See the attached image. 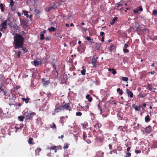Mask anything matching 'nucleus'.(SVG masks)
<instances>
[{"mask_svg":"<svg viewBox=\"0 0 157 157\" xmlns=\"http://www.w3.org/2000/svg\"><path fill=\"white\" fill-rule=\"evenodd\" d=\"M24 38L21 35L17 34L14 36L13 46L16 49L22 48L23 46Z\"/></svg>","mask_w":157,"mask_h":157,"instance_id":"nucleus-1","label":"nucleus"},{"mask_svg":"<svg viewBox=\"0 0 157 157\" xmlns=\"http://www.w3.org/2000/svg\"><path fill=\"white\" fill-rule=\"evenodd\" d=\"M36 115L35 113L33 112H25L24 113V115L27 119L32 120L33 117Z\"/></svg>","mask_w":157,"mask_h":157,"instance_id":"nucleus-2","label":"nucleus"},{"mask_svg":"<svg viewBox=\"0 0 157 157\" xmlns=\"http://www.w3.org/2000/svg\"><path fill=\"white\" fill-rule=\"evenodd\" d=\"M57 8V7L56 5V4L52 2L51 3L50 5L46 7L45 11L48 12L50 11L52 9L56 10Z\"/></svg>","mask_w":157,"mask_h":157,"instance_id":"nucleus-3","label":"nucleus"},{"mask_svg":"<svg viewBox=\"0 0 157 157\" xmlns=\"http://www.w3.org/2000/svg\"><path fill=\"white\" fill-rule=\"evenodd\" d=\"M82 137L83 139L87 143L90 144L91 142V139H90L91 137L90 136H89L87 137L86 133L85 132H83Z\"/></svg>","mask_w":157,"mask_h":157,"instance_id":"nucleus-4","label":"nucleus"},{"mask_svg":"<svg viewBox=\"0 0 157 157\" xmlns=\"http://www.w3.org/2000/svg\"><path fill=\"white\" fill-rule=\"evenodd\" d=\"M41 81L44 86H46L48 85L50 83V81L49 79H46L45 78H42Z\"/></svg>","mask_w":157,"mask_h":157,"instance_id":"nucleus-5","label":"nucleus"},{"mask_svg":"<svg viewBox=\"0 0 157 157\" xmlns=\"http://www.w3.org/2000/svg\"><path fill=\"white\" fill-rule=\"evenodd\" d=\"M10 21V20L8 19L7 20H5L1 24L2 26V29H6L7 28V21Z\"/></svg>","mask_w":157,"mask_h":157,"instance_id":"nucleus-6","label":"nucleus"},{"mask_svg":"<svg viewBox=\"0 0 157 157\" xmlns=\"http://www.w3.org/2000/svg\"><path fill=\"white\" fill-rule=\"evenodd\" d=\"M20 22L21 25L24 27H26L28 25V23L27 20L20 19Z\"/></svg>","mask_w":157,"mask_h":157,"instance_id":"nucleus-7","label":"nucleus"},{"mask_svg":"<svg viewBox=\"0 0 157 157\" xmlns=\"http://www.w3.org/2000/svg\"><path fill=\"white\" fill-rule=\"evenodd\" d=\"M126 92L128 96L130 97V98H132L133 97V93L129 89H127L126 90Z\"/></svg>","mask_w":157,"mask_h":157,"instance_id":"nucleus-8","label":"nucleus"},{"mask_svg":"<svg viewBox=\"0 0 157 157\" xmlns=\"http://www.w3.org/2000/svg\"><path fill=\"white\" fill-rule=\"evenodd\" d=\"M61 106L63 107V110L64 109L67 110H70V105L69 103H66L63 105Z\"/></svg>","mask_w":157,"mask_h":157,"instance_id":"nucleus-9","label":"nucleus"},{"mask_svg":"<svg viewBox=\"0 0 157 157\" xmlns=\"http://www.w3.org/2000/svg\"><path fill=\"white\" fill-rule=\"evenodd\" d=\"M23 126V124H22L21 125L20 124H17L14 127V128L16 129L15 132H17V131L19 129H21L22 128Z\"/></svg>","mask_w":157,"mask_h":157,"instance_id":"nucleus-10","label":"nucleus"},{"mask_svg":"<svg viewBox=\"0 0 157 157\" xmlns=\"http://www.w3.org/2000/svg\"><path fill=\"white\" fill-rule=\"evenodd\" d=\"M46 32V31L45 30H44L43 31L41 32V33L40 34V39L41 40H44L45 39V38L44 37V34Z\"/></svg>","mask_w":157,"mask_h":157,"instance_id":"nucleus-11","label":"nucleus"},{"mask_svg":"<svg viewBox=\"0 0 157 157\" xmlns=\"http://www.w3.org/2000/svg\"><path fill=\"white\" fill-rule=\"evenodd\" d=\"M151 130V127L149 125L145 128V132L146 133H149Z\"/></svg>","mask_w":157,"mask_h":157,"instance_id":"nucleus-12","label":"nucleus"},{"mask_svg":"<svg viewBox=\"0 0 157 157\" xmlns=\"http://www.w3.org/2000/svg\"><path fill=\"white\" fill-rule=\"evenodd\" d=\"M118 128V130H120L121 132H125L127 128L126 127L121 126L119 127Z\"/></svg>","mask_w":157,"mask_h":157,"instance_id":"nucleus-13","label":"nucleus"},{"mask_svg":"<svg viewBox=\"0 0 157 157\" xmlns=\"http://www.w3.org/2000/svg\"><path fill=\"white\" fill-rule=\"evenodd\" d=\"M151 118L149 115H147L145 117L144 120L145 121L146 123H148L151 120Z\"/></svg>","mask_w":157,"mask_h":157,"instance_id":"nucleus-14","label":"nucleus"},{"mask_svg":"<svg viewBox=\"0 0 157 157\" xmlns=\"http://www.w3.org/2000/svg\"><path fill=\"white\" fill-rule=\"evenodd\" d=\"M97 62V60L94 58H93L91 63L93 65L94 68L96 67L97 65L96 64V63Z\"/></svg>","mask_w":157,"mask_h":157,"instance_id":"nucleus-15","label":"nucleus"},{"mask_svg":"<svg viewBox=\"0 0 157 157\" xmlns=\"http://www.w3.org/2000/svg\"><path fill=\"white\" fill-rule=\"evenodd\" d=\"M41 151V149L40 148H38L35 150V155L36 156L39 155V153Z\"/></svg>","mask_w":157,"mask_h":157,"instance_id":"nucleus-16","label":"nucleus"},{"mask_svg":"<svg viewBox=\"0 0 157 157\" xmlns=\"http://www.w3.org/2000/svg\"><path fill=\"white\" fill-rule=\"evenodd\" d=\"M63 110V107L61 106H59V107H56L55 109H54L55 111H57L56 112L58 113L59 112Z\"/></svg>","mask_w":157,"mask_h":157,"instance_id":"nucleus-17","label":"nucleus"},{"mask_svg":"<svg viewBox=\"0 0 157 157\" xmlns=\"http://www.w3.org/2000/svg\"><path fill=\"white\" fill-rule=\"evenodd\" d=\"M132 107L136 111H139L140 110V109L139 108L138 106L136 105L135 104L132 105Z\"/></svg>","mask_w":157,"mask_h":157,"instance_id":"nucleus-18","label":"nucleus"},{"mask_svg":"<svg viewBox=\"0 0 157 157\" xmlns=\"http://www.w3.org/2000/svg\"><path fill=\"white\" fill-rule=\"evenodd\" d=\"M50 149H52L53 150H55V152H56L57 151V150L59 149V147H58L53 146L49 148Z\"/></svg>","mask_w":157,"mask_h":157,"instance_id":"nucleus-19","label":"nucleus"},{"mask_svg":"<svg viewBox=\"0 0 157 157\" xmlns=\"http://www.w3.org/2000/svg\"><path fill=\"white\" fill-rule=\"evenodd\" d=\"M86 98L88 100V101L90 102H91L93 98L92 97H91L90 95L89 94H88L86 95Z\"/></svg>","mask_w":157,"mask_h":157,"instance_id":"nucleus-20","label":"nucleus"},{"mask_svg":"<svg viewBox=\"0 0 157 157\" xmlns=\"http://www.w3.org/2000/svg\"><path fill=\"white\" fill-rule=\"evenodd\" d=\"M146 88L150 90H152V85L151 84H148L147 85Z\"/></svg>","mask_w":157,"mask_h":157,"instance_id":"nucleus-21","label":"nucleus"},{"mask_svg":"<svg viewBox=\"0 0 157 157\" xmlns=\"http://www.w3.org/2000/svg\"><path fill=\"white\" fill-rule=\"evenodd\" d=\"M39 60H40L39 59H36V60H34V65L36 66L39 64Z\"/></svg>","mask_w":157,"mask_h":157,"instance_id":"nucleus-22","label":"nucleus"},{"mask_svg":"<svg viewBox=\"0 0 157 157\" xmlns=\"http://www.w3.org/2000/svg\"><path fill=\"white\" fill-rule=\"evenodd\" d=\"M83 46L82 45H79L78 47V51H82L84 49H83Z\"/></svg>","mask_w":157,"mask_h":157,"instance_id":"nucleus-23","label":"nucleus"},{"mask_svg":"<svg viewBox=\"0 0 157 157\" xmlns=\"http://www.w3.org/2000/svg\"><path fill=\"white\" fill-rule=\"evenodd\" d=\"M117 92L118 93L119 95H121L123 93L122 90H121L120 88H119L117 89Z\"/></svg>","mask_w":157,"mask_h":157,"instance_id":"nucleus-24","label":"nucleus"},{"mask_svg":"<svg viewBox=\"0 0 157 157\" xmlns=\"http://www.w3.org/2000/svg\"><path fill=\"white\" fill-rule=\"evenodd\" d=\"M22 100L23 101H25V103L27 104L29 102V98H22Z\"/></svg>","mask_w":157,"mask_h":157,"instance_id":"nucleus-25","label":"nucleus"},{"mask_svg":"<svg viewBox=\"0 0 157 157\" xmlns=\"http://www.w3.org/2000/svg\"><path fill=\"white\" fill-rule=\"evenodd\" d=\"M117 9L118 10H121L122 9V4L120 3H117Z\"/></svg>","mask_w":157,"mask_h":157,"instance_id":"nucleus-26","label":"nucleus"},{"mask_svg":"<svg viewBox=\"0 0 157 157\" xmlns=\"http://www.w3.org/2000/svg\"><path fill=\"white\" fill-rule=\"evenodd\" d=\"M56 28L54 27H52L51 28H49L48 30L50 32H54L56 30Z\"/></svg>","mask_w":157,"mask_h":157,"instance_id":"nucleus-27","label":"nucleus"},{"mask_svg":"<svg viewBox=\"0 0 157 157\" xmlns=\"http://www.w3.org/2000/svg\"><path fill=\"white\" fill-rule=\"evenodd\" d=\"M25 118V117L24 116H19L18 117V120L21 121H23Z\"/></svg>","mask_w":157,"mask_h":157,"instance_id":"nucleus-28","label":"nucleus"},{"mask_svg":"<svg viewBox=\"0 0 157 157\" xmlns=\"http://www.w3.org/2000/svg\"><path fill=\"white\" fill-rule=\"evenodd\" d=\"M118 17H115L113 19L112 22L110 23L111 25H113L115 22V21L117 19Z\"/></svg>","mask_w":157,"mask_h":157,"instance_id":"nucleus-29","label":"nucleus"},{"mask_svg":"<svg viewBox=\"0 0 157 157\" xmlns=\"http://www.w3.org/2000/svg\"><path fill=\"white\" fill-rule=\"evenodd\" d=\"M2 115L3 114H6L8 113V110L7 108L6 109L4 110H2Z\"/></svg>","mask_w":157,"mask_h":157,"instance_id":"nucleus-30","label":"nucleus"},{"mask_svg":"<svg viewBox=\"0 0 157 157\" xmlns=\"http://www.w3.org/2000/svg\"><path fill=\"white\" fill-rule=\"evenodd\" d=\"M23 12L24 13V15L25 16H26V17L27 18H28L29 17V15L28 14V11H25V10H23Z\"/></svg>","mask_w":157,"mask_h":157,"instance_id":"nucleus-31","label":"nucleus"},{"mask_svg":"<svg viewBox=\"0 0 157 157\" xmlns=\"http://www.w3.org/2000/svg\"><path fill=\"white\" fill-rule=\"evenodd\" d=\"M15 54L16 55V57L18 58L20 57L21 52L20 51H18L15 53Z\"/></svg>","mask_w":157,"mask_h":157,"instance_id":"nucleus-32","label":"nucleus"},{"mask_svg":"<svg viewBox=\"0 0 157 157\" xmlns=\"http://www.w3.org/2000/svg\"><path fill=\"white\" fill-rule=\"evenodd\" d=\"M33 139L32 138H30L29 139L28 143L30 144H33V143L32 141L33 140Z\"/></svg>","mask_w":157,"mask_h":157,"instance_id":"nucleus-33","label":"nucleus"},{"mask_svg":"<svg viewBox=\"0 0 157 157\" xmlns=\"http://www.w3.org/2000/svg\"><path fill=\"white\" fill-rule=\"evenodd\" d=\"M0 7L1 8V11L3 12L4 10V9L2 3H1L0 4Z\"/></svg>","mask_w":157,"mask_h":157,"instance_id":"nucleus-34","label":"nucleus"},{"mask_svg":"<svg viewBox=\"0 0 157 157\" xmlns=\"http://www.w3.org/2000/svg\"><path fill=\"white\" fill-rule=\"evenodd\" d=\"M101 124L99 123H97V124H96L95 125H94V127H98V128H100L101 127Z\"/></svg>","mask_w":157,"mask_h":157,"instance_id":"nucleus-35","label":"nucleus"},{"mask_svg":"<svg viewBox=\"0 0 157 157\" xmlns=\"http://www.w3.org/2000/svg\"><path fill=\"white\" fill-rule=\"evenodd\" d=\"M51 127L53 129H56V125L54 123H52V126H51Z\"/></svg>","mask_w":157,"mask_h":157,"instance_id":"nucleus-36","label":"nucleus"},{"mask_svg":"<svg viewBox=\"0 0 157 157\" xmlns=\"http://www.w3.org/2000/svg\"><path fill=\"white\" fill-rule=\"evenodd\" d=\"M122 80L124 81L127 82L128 81V78L127 77H122Z\"/></svg>","mask_w":157,"mask_h":157,"instance_id":"nucleus-37","label":"nucleus"},{"mask_svg":"<svg viewBox=\"0 0 157 157\" xmlns=\"http://www.w3.org/2000/svg\"><path fill=\"white\" fill-rule=\"evenodd\" d=\"M52 66H53V68H54V70H55L56 72L57 73V74H58V73L57 72V71L56 70V65L54 64V63H52Z\"/></svg>","mask_w":157,"mask_h":157,"instance_id":"nucleus-38","label":"nucleus"},{"mask_svg":"<svg viewBox=\"0 0 157 157\" xmlns=\"http://www.w3.org/2000/svg\"><path fill=\"white\" fill-rule=\"evenodd\" d=\"M64 117H61L60 118V119L59 121L61 123H62L63 122V121H64Z\"/></svg>","mask_w":157,"mask_h":157,"instance_id":"nucleus-39","label":"nucleus"},{"mask_svg":"<svg viewBox=\"0 0 157 157\" xmlns=\"http://www.w3.org/2000/svg\"><path fill=\"white\" fill-rule=\"evenodd\" d=\"M152 14L155 16L156 15H157V10H154L153 11Z\"/></svg>","mask_w":157,"mask_h":157,"instance_id":"nucleus-40","label":"nucleus"},{"mask_svg":"<svg viewBox=\"0 0 157 157\" xmlns=\"http://www.w3.org/2000/svg\"><path fill=\"white\" fill-rule=\"evenodd\" d=\"M68 147V144H65L64 146L63 147V148L64 149H66Z\"/></svg>","mask_w":157,"mask_h":157,"instance_id":"nucleus-41","label":"nucleus"},{"mask_svg":"<svg viewBox=\"0 0 157 157\" xmlns=\"http://www.w3.org/2000/svg\"><path fill=\"white\" fill-rule=\"evenodd\" d=\"M35 12L36 14H40L41 13V12L37 9L35 10Z\"/></svg>","mask_w":157,"mask_h":157,"instance_id":"nucleus-42","label":"nucleus"},{"mask_svg":"<svg viewBox=\"0 0 157 157\" xmlns=\"http://www.w3.org/2000/svg\"><path fill=\"white\" fill-rule=\"evenodd\" d=\"M85 72H86V70H85V69H84L81 71V73L83 75H85Z\"/></svg>","mask_w":157,"mask_h":157,"instance_id":"nucleus-43","label":"nucleus"},{"mask_svg":"<svg viewBox=\"0 0 157 157\" xmlns=\"http://www.w3.org/2000/svg\"><path fill=\"white\" fill-rule=\"evenodd\" d=\"M131 153L130 152H127L126 154V157H129L131 156Z\"/></svg>","mask_w":157,"mask_h":157,"instance_id":"nucleus-44","label":"nucleus"},{"mask_svg":"<svg viewBox=\"0 0 157 157\" xmlns=\"http://www.w3.org/2000/svg\"><path fill=\"white\" fill-rule=\"evenodd\" d=\"M12 99L14 101L16 98V95H15V94H12Z\"/></svg>","mask_w":157,"mask_h":157,"instance_id":"nucleus-45","label":"nucleus"},{"mask_svg":"<svg viewBox=\"0 0 157 157\" xmlns=\"http://www.w3.org/2000/svg\"><path fill=\"white\" fill-rule=\"evenodd\" d=\"M112 73L113 75H115L117 73V71L114 69H112Z\"/></svg>","mask_w":157,"mask_h":157,"instance_id":"nucleus-46","label":"nucleus"},{"mask_svg":"<svg viewBox=\"0 0 157 157\" xmlns=\"http://www.w3.org/2000/svg\"><path fill=\"white\" fill-rule=\"evenodd\" d=\"M138 11L139 10L141 12L143 10L141 6H140L138 8Z\"/></svg>","mask_w":157,"mask_h":157,"instance_id":"nucleus-47","label":"nucleus"},{"mask_svg":"<svg viewBox=\"0 0 157 157\" xmlns=\"http://www.w3.org/2000/svg\"><path fill=\"white\" fill-rule=\"evenodd\" d=\"M82 114V113L81 112H77L76 113V115L77 116H80Z\"/></svg>","mask_w":157,"mask_h":157,"instance_id":"nucleus-48","label":"nucleus"},{"mask_svg":"<svg viewBox=\"0 0 157 157\" xmlns=\"http://www.w3.org/2000/svg\"><path fill=\"white\" fill-rule=\"evenodd\" d=\"M123 52L124 53H128L129 52V50L126 48H124L123 49Z\"/></svg>","mask_w":157,"mask_h":157,"instance_id":"nucleus-49","label":"nucleus"},{"mask_svg":"<svg viewBox=\"0 0 157 157\" xmlns=\"http://www.w3.org/2000/svg\"><path fill=\"white\" fill-rule=\"evenodd\" d=\"M86 39L88 41H90V40L93 41V39H91V38H90V37L89 36H87L86 37Z\"/></svg>","mask_w":157,"mask_h":157,"instance_id":"nucleus-50","label":"nucleus"},{"mask_svg":"<svg viewBox=\"0 0 157 157\" xmlns=\"http://www.w3.org/2000/svg\"><path fill=\"white\" fill-rule=\"evenodd\" d=\"M24 132H25V133L26 134H28V130L26 128H25L23 130Z\"/></svg>","mask_w":157,"mask_h":157,"instance_id":"nucleus-51","label":"nucleus"},{"mask_svg":"<svg viewBox=\"0 0 157 157\" xmlns=\"http://www.w3.org/2000/svg\"><path fill=\"white\" fill-rule=\"evenodd\" d=\"M83 108H84L86 110L88 109L89 108V107L88 105H85V106H83Z\"/></svg>","mask_w":157,"mask_h":157,"instance_id":"nucleus-52","label":"nucleus"},{"mask_svg":"<svg viewBox=\"0 0 157 157\" xmlns=\"http://www.w3.org/2000/svg\"><path fill=\"white\" fill-rule=\"evenodd\" d=\"M2 108H0V118H1V116H2Z\"/></svg>","mask_w":157,"mask_h":157,"instance_id":"nucleus-53","label":"nucleus"},{"mask_svg":"<svg viewBox=\"0 0 157 157\" xmlns=\"http://www.w3.org/2000/svg\"><path fill=\"white\" fill-rule=\"evenodd\" d=\"M138 10H133V12L135 14H136L138 13Z\"/></svg>","mask_w":157,"mask_h":157,"instance_id":"nucleus-54","label":"nucleus"},{"mask_svg":"<svg viewBox=\"0 0 157 157\" xmlns=\"http://www.w3.org/2000/svg\"><path fill=\"white\" fill-rule=\"evenodd\" d=\"M135 152L137 154L140 153L141 152V151L140 150H135Z\"/></svg>","mask_w":157,"mask_h":157,"instance_id":"nucleus-55","label":"nucleus"},{"mask_svg":"<svg viewBox=\"0 0 157 157\" xmlns=\"http://www.w3.org/2000/svg\"><path fill=\"white\" fill-rule=\"evenodd\" d=\"M51 38L50 36H48V37H46L45 39L46 40H50Z\"/></svg>","mask_w":157,"mask_h":157,"instance_id":"nucleus-56","label":"nucleus"},{"mask_svg":"<svg viewBox=\"0 0 157 157\" xmlns=\"http://www.w3.org/2000/svg\"><path fill=\"white\" fill-rule=\"evenodd\" d=\"M0 90H1V91L4 92V94L5 95H6V94L7 92H6L4 91V90L2 88Z\"/></svg>","mask_w":157,"mask_h":157,"instance_id":"nucleus-57","label":"nucleus"},{"mask_svg":"<svg viewBox=\"0 0 157 157\" xmlns=\"http://www.w3.org/2000/svg\"><path fill=\"white\" fill-rule=\"evenodd\" d=\"M64 157H68V155L67 153H65L64 154Z\"/></svg>","mask_w":157,"mask_h":157,"instance_id":"nucleus-58","label":"nucleus"},{"mask_svg":"<svg viewBox=\"0 0 157 157\" xmlns=\"http://www.w3.org/2000/svg\"><path fill=\"white\" fill-rule=\"evenodd\" d=\"M105 34V33L103 32H101L100 33V35L101 36H102L103 35H104Z\"/></svg>","mask_w":157,"mask_h":157,"instance_id":"nucleus-59","label":"nucleus"},{"mask_svg":"<svg viewBox=\"0 0 157 157\" xmlns=\"http://www.w3.org/2000/svg\"><path fill=\"white\" fill-rule=\"evenodd\" d=\"M14 2L13 1H11L10 2V5L12 6L14 5Z\"/></svg>","mask_w":157,"mask_h":157,"instance_id":"nucleus-60","label":"nucleus"},{"mask_svg":"<svg viewBox=\"0 0 157 157\" xmlns=\"http://www.w3.org/2000/svg\"><path fill=\"white\" fill-rule=\"evenodd\" d=\"M8 25L10 26L11 27L12 26V22H11L10 21V22H8Z\"/></svg>","mask_w":157,"mask_h":157,"instance_id":"nucleus-61","label":"nucleus"},{"mask_svg":"<svg viewBox=\"0 0 157 157\" xmlns=\"http://www.w3.org/2000/svg\"><path fill=\"white\" fill-rule=\"evenodd\" d=\"M109 147L110 149H111L112 147V145L111 144L109 145Z\"/></svg>","mask_w":157,"mask_h":157,"instance_id":"nucleus-62","label":"nucleus"},{"mask_svg":"<svg viewBox=\"0 0 157 157\" xmlns=\"http://www.w3.org/2000/svg\"><path fill=\"white\" fill-rule=\"evenodd\" d=\"M140 96L142 98H143L145 96V95L143 94H142L141 93H140Z\"/></svg>","mask_w":157,"mask_h":157,"instance_id":"nucleus-63","label":"nucleus"},{"mask_svg":"<svg viewBox=\"0 0 157 157\" xmlns=\"http://www.w3.org/2000/svg\"><path fill=\"white\" fill-rule=\"evenodd\" d=\"M22 50H23L24 52H25L26 50V48L25 47H22Z\"/></svg>","mask_w":157,"mask_h":157,"instance_id":"nucleus-64","label":"nucleus"}]
</instances>
